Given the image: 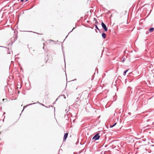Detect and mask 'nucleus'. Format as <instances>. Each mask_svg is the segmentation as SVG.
I'll return each instance as SVG.
<instances>
[{
	"label": "nucleus",
	"instance_id": "0eeeda50",
	"mask_svg": "<svg viewBox=\"0 0 154 154\" xmlns=\"http://www.w3.org/2000/svg\"><path fill=\"white\" fill-rule=\"evenodd\" d=\"M128 69H127L124 72H123V75H126V73L128 72Z\"/></svg>",
	"mask_w": 154,
	"mask_h": 154
},
{
	"label": "nucleus",
	"instance_id": "39448f33",
	"mask_svg": "<svg viewBox=\"0 0 154 154\" xmlns=\"http://www.w3.org/2000/svg\"><path fill=\"white\" fill-rule=\"evenodd\" d=\"M154 30V28L153 27H151L149 29V31L150 32H151L153 31Z\"/></svg>",
	"mask_w": 154,
	"mask_h": 154
},
{
	"label": "nucleus",
	"instance_id": "4468645a",
	"mask_svg": "<svg viewBox=\"0 0 154 154\" xmlns=\"http://www.w3.org/2000/svg\"><path fill=\"white\" fill-rule=\"evenodd\" d=\"M35 103H30V104H29V105H32V104H35Z\"/></svg>",
	"mask_w": 154,
	"mask_h": 154
},
{
	"label": "nucleus",
	"instance_id": "ddd939ff",
	"mask_svg": "<svg viewBox=\"0 0 154 154\" xmlns=\"http://www.w3.org/2000/svg\"><path fill=\"white\" fill-rule=\"evenodd\" d=\"M26 107V106H24V107H23V110H22V112H23V110L24 109H25Z\"/></svg>",
	"mask_w": 154,
	"mask_h": 154
},
{
	"label": "nucleus",
	"instance_id": "9b49d317",
	"mask_svg": "<svg viewBox=\"0 0 154 154\" xmlns=\"http://www.w3.org/2000/svg\"><path fill=\"white\" fill-rule=\"evenodd\" d=\"M75 29V28H74H74H73V29H72V30L71 31H70V32H69V33H68V34H69V33H70V32H72V30H73L74 29Z\"/></svg>",
	"mask_w": 154,
	"mask_h": 154
},
{
	"label": "nucleus",
	"instance_id": "f8f14e48",
	"mask_svg": "<svg viewBox=\"0 0 154 154\" xmlns=\"http://www.w3.org/2000/svg\"><path fill=\"white\" fill-rule=\"evenodd\" d=\"M58 99V98H57V99H56V101H55V102H54V103H53V104H55V103H56V101L57 100V99Z\"/></svg>",
	"mask_w": 154,
	"mask_h": 154
},
{
	"label": "nucleus",
	"instance_id": "7ed1b4c3",
	"mask_svg": "<svg viewBox=\"0 0 154 154\" xmlns=\"http://www.w3.org/2000/svg\"><path fill=\"white\" fill-rule=\"evenodd\" d=\"M68 133H66L64 135V138H63V140H65L67 137H68Z\"/></svg>",
	"mask_w": 154,
	"mask_h": 154
},
{
	"label": "nucleus",
	"instance_id": "4be33fe9",
	"mask_svg": "<svg viewBox=\"0 0 154 154\" xmlns=\"http://www.w3.org/2000/svg\"><path fill=\"white\" fill-rule=\"evenodd\" d=\"M128 114H131V113H130V112H129V113H128Z\"/></svg>",
	"mask_w": 154,
	"mask_h": 154
},
{
	"label": "nucleus",
	"instance_id": "9d476101",
	"mask_svg": "<svg viewBox=\"0 0 154 154\" xmlns=\"http://www.w3.org/2000/svg\"><path fill=\"white\" fill-rule=\"evenodd\" d=\"M117 124V123H115L113 125H112V127H114V126Z\"/></svg>",
	"mask_w": 154,
	"mask_h": 154
},
{
	"label": "nucleus",
	"instance_id": "f03ea898",
	"mask_svg": "<svg viewBox=\"0 0 154 154\" xmlns=\"http://www.w3.org/2000/svg\"><path fill=\"white\" fill-rule=\"evenodd\" d=\"M101 25L102 26V27L103 28V29H104L105 31H107V28L106 25L103 22H102L101 23Z\"/></svg>",
	"mask_w": 154,
	"mask_h": 154
},
{
	"label": "nucleus",
	"instance_id": "423d86ee",
	"mask_svg": "<svg viewBox=\"0 0 154 154\" xmlns=\"http://www.w3.org/2000/svg\"><path fill=\"white\" fill-rule=\"evenodd\" d=\"M63 97L64 99L66 98V97L64 95H60L58 97V98H59L60 97Z\"/></svg>",
	"mask_w": 154,
	"mask_h": 154
},
{
	"label": "nucleus",
	"instance_id": "412c9836",
	"mask_svg": "<svg viewBox=\"0 0 154 154\" xmlns=\"http://www.w3.org/2000/svg\"><path fill=\"white\" fill-rule=\"evenodd\" d=\"M76 80V79H75L74 80H73V81H75V80Z\"/></svg>",
	"mask_w": 154,
	"mask_h": 154
},
{
	"label": "nucleus",
	"instance_id": "aec40b11",
	"mask_svg": "<svg viewBox=\"0 0 154 154\" xmlns=\"http://www.w3.org/2000/svg\"><path fill=\"white\" fill-rule=\"evenodd\" d=\"M51 42H54V40H51Z\"/></svg>",
	"mask_w": 154,
	"mask_h": 154
},
{
	"label": "nucleus",
	"instance_id": "20e7f679",
	"mask_svg": "<svg viewBox=\"0 0 154 154\" xmlns=\"http://www.w3.org/2000/svg\"><path fill=\"white\" fill-rule=\"evenodd\" d=\"M102 37L104 39L106 38V35L105 33L103 32L102 34Z\"/></svg>",
	"mask_w": 154,
	"mask_h": 154
},
{
	"label": "nucleus",
	"instance_id": "b1692460",
	"mask_svg": "<svg viewBox=\"0 0 154 154\" xmlns=\"http://www.w3.org/2000/svg\"><path fill=\"white\" fill-rule=\"evenodd\" d=\"M68 36V35L66 36V38Z\"/></svg>",
	"mask_w": 154,
	"mask_h": 154
},
{
	"label": "nucleus",
	"instance_id": "f257e3e1",
	"mask_svg": "<svg viewBox=\"0 0 154 154\" xmlns=\"http://www.w3.org/2000/svg\"><path fill=\"white\" fill-rule=\"evenodd\" d=\"M100 138V136L98 133H97L93 137L92 140H98Z\"/></svg>",
	"mask_w": 154,
	"mask_h": 154
},
{
	"label": "nucleus",
	"instance_id": "dca6fc26",
	"mask_svg": "<svg viewBox=\"0 0 154 154\" xmlns=\"http://www.w3.org/2000/svg\"><path fill=\"white\" fill-rule=\"evenodd\" d=\"M113 127H112V125H110V128H112Z\"/></svg>",
	"mask_w": 154,
	"mask_h": 154
},
{
	"label": "nucleus",
	"instance_id": "f3484780",
	"mask_svg": "<svg viewBox=\"0 0 154 154\" xmlns=\"http://www.w3.org/2000/svg\"><path fill=\"white\" fill-rule=\"evenodd\" d=\"M79 97H78L76 98V100H78L79 99Z\"/></svg>",
	"mask_w": 154,
	"mask_h": 154
},
{
	"label": "nucleus",
	"instance_id": "6ab92c4d",
	"mask_svg": "<svg viewBox=\"0 0 154 154\" xmlns=\"http://www.w3.org/2000/svg\"><path fill=\"white\" fill-rule=\"evenodd\" d=\"M42 106H45V105H44V104H42Z\"/></svg>",
	"mask_w": 154,
	"mask_h": 154
},
{
	"label": "nucleus",
	"instance_id": "2eb2a0df",
	"mask_svg": "<svg viewBox=\"0 0 154 154\" xmlns=\"http://www.w3.org/2000/svg\"><path fill=\"white\" fill-rule=\"evenodd\" d=\"M125 58H123V59L122 60V62H124L125 61Z\"/></svg>",
	"mask_w": 154,
	"mask_h": 154
},
{
	"label": "nucleus",
	"instance_id": "6e6552de",
	"mask_svg": "<svg viewBox=\"0 0 154 154\" xmlns=\"http://www.w3.org/2000/svg\"><path fill=\"white\" fill-rule=\"evenodd\" d=\"M95 28L96 29H97L98 30H100V29L98 28L97 26V25H95Z\"/></svg>",
	"mask_w": 154,
	"mask_h": 154
},
{
	"label": "nucleus",
	"instance_id": "1a4fd4ad",
	"mask_svg": "<svg viewBox=\"0 0 154 154\" xmlns=\"http://www.w3.org/2000/svg\"><path fill=\"white\" fill-rule=\"evenodd\" d=\"M63 55L65 63V54H64V51H63Z\"/></svg>",
	"mask_w": 154,
	"mask_h": 154
},
{
	"label": "nucleus",
	"instance_id": "5701e85b",
	"mask_svg": "<svg viewBox=\"0 0 154 154\" xmlns=\"http://www.w3.org/2000/svg\"><path fill=\"white\" fill-rule=\"evenodd\" d=\"M4 100H5V99H3V101Z\"/></svg>",
	"mask_w": 154,
	"mask_h": 154
},
{
	"label": "nucleus",
	"instance_id": "a211bd4d",
	"mask_svg": "<svg viewBox=\"0 0 154 154\" xmlns=\"http://www.w3.org/2000/svg\"><path fill=\"white\" fill-rule=\"evenodd\" d=\"M20 1L23 2L24 1V0H20Z\"/></svg>",
	"mask_w": 154,
	"mask_h": 154
}]
</instances>
